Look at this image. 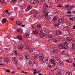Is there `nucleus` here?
<instances>
[{
  "instance_id": "obj_29",
  "label": "nucleus",
  "mask_w": 75,
  "mask_h": 75,
  "mask_svg": "<svg viewBox=\"0 0 75 75\" xmlns=\"http://www.w3.org/2000/svg\"><path fill=\"white\" fill-rule=\"evenodd\" d=\"M25 35L26 36H29L30 35V33L29 32L26 33H25Z\"/></svg>"
},
{
  "instance_id": "obj_37",
  "label": "nucleus",
  "mask_w": 75,
  "mask_h": 75,
  "mask_svg": "<svg viewBox=\"0 0 75 75\" xmlns=\"http://www.w3.org/2000/svg\"><path fill=\"white\" fill-rule=\"evenodd\" d=\"M30 52H33V50L31 49V48L28 50Z\"/></svg>"
},
{
  "instance_id": "obj_38",
  "label": "nucleus",
  "mask_w": 75,
  "mask_h": 75,
  "mask_svg": "<svg viewBox=\"0 0 75 75\" xmlns=\"http://www.w3.org/2000/svg\"><path fill=\"white\" fill-rule=\"evenodd\" d=\"M26 49H28L29 50V49H30V46H29L28 45H27L26 46Z\"/></svg>"
},
{
  "instance_id": "obj_30",
  "label": "nucleus",
  "mask_w": 75,
  "mask_h": 75,
  "mask_svg": "<svg viewBox=\"0 0 75 75\" xmlns=\"http://www.w3.org/2000/svg\"><path fill=\"white\" fill-rule=\"evenodd\" d=\"M53 41L55 43H57L58 42V41L57 40V39H54L53 40Z\"/></svg>"
},
{
  "instance_id": "obj_7",
  "label": "nucleus",
  "mask_w": 75,
  "mask_h": 75,
  "mask_svg": "<svg viewBox=\"0 0 75 75\" xmlns=\"http://www.w3.org/2000/svg\"><path fill=\"white\" fill-rule=\"evenodd\" d=\"M30 2L32 4H34L36 3V1L35 0H30Z\"/></svg>"
},
{
  "instance_id": "obj_1",
  "label": "nucleus",
  "mask_w": 75,
  "mask_h": 75,
  "mask_svg": "<svg viewBox=\"0 0 75 75\" xmlns=\"http://www.w3.org/2000/svg\"><path fill=\"white\" fill-rule=\"evenodd\" d=\"M75 7V6L74 5H70L68 4L65 7V8H67V10L69 11L71 10L72 9V8H74Z\"/></svg>"
},
{
  "instance_id": "obj_51",
  "label": "nucleus",
  "mask_w": 75,
  "mask_h": 75,
  "mask_svg": "<svg viewBox=\"0 0 75 75\" xmlns=\"http://www.w3.org/2000/svg\"><path fill=\"white\" fill-rule=\"evenodd\" d=\"M70 20H72V21H73V18H72L71 17L69 18Z\"/></svg>"
},
{
  "instance_id": "obj_49",
  "label": "nucleus",
  "mask_w": 75,
  "mask_h": 75,
  "mask_svg": "<svg viewBox=\"0 0 75 75\" xmlns=\"http://www.w3.org/2000/svg\"><path fill=\"white\" fill-rule=\"evenodd\" d=\"M67 16L68 17H72V15H67Z\"/></svg>"
},
{
  "instance_id": "obj_41",
  "label": "nucleus",
  "mask_w": 75,
  "mask_h": 75,
  "mask_svg": "<svg viewBox=\"0 0 75 75\" xmlns=\"http://www.w3.org/2000/svg\"><path fill=\"white\" fill-rule=\"evenodd\" d=\"M59 46L60 47H63V45L62 44V43H61L59 44Z\"/></svg>"
},
{
  "instance_id": "obj_36",
  "label": "nucleus",
  "mask_w": 75,
  "mask_h": 75,
  "mask_svg": "<svg viewBox=\"0 0 75 75\" xmlns=\"http://www.w3.org/2000/svg\"><path fill=\"white\" fill-rule=\"evenodd\" d=\"M6 22V19L4 18L2 20L3 23H5Z\"/></svg>"
},
{
  "instance_id": "obj_61",
  "label": "nucleus",
  "mask_w": 75,
  "mask_h": 75,
  "mask_svg": "<svg viewBox=\"0 0 75 75\" xmlns=\"http://www.w3.org/2000/svg\"><path fill=\"white\" fill-rule=\"evenodd\" d=\"M11 19L12 20H14V18H11Z\"/></svg>"
},
{
  "instance_id": "obj_24",
  "label": "nucleus",
  "mask_w": 75,
  "mask_h": 75,
  "mask_svg": "<svg viewBox=\"0 0 75 75\" xmlns=\"http://www.w3.org/2000/svg\"><path fill=\"white\" fill-rule=\"evenodd\" d=\"M33 34H38V31L36 30H35L33 31Z\"/></svg>"
},
{
  "instance_id": "obj_14",
  "label": "nucleus",
  "mask_w": 75,
  "mask_h": 75,
  "mask_svg": "<svg viewBox=\"0 0 75 75\" xmlns=\"http://www.w3.org/2000/svg\"><path fill=\"white\" fill-rule=\"evenodd\" d=\"M39 35L41 38H43V37H44V36H45V33H40L39 34Z\"/></svg>"
},
{
  "instance_id": "obj_10",
  "label": "nucleus",
  "mask_w": 75,
  "mask_h": 75,
  "mask_svg": "<svg viewBox=\"0 0 75 75\" xmlns=\"http://www.w3.org/2000/svg\"><path fill=\"white\" fill-rule=\"evenodd\" d=\"M56 33L57 34V35H61V34H62V32L61 30H57V32H56Z\"/></svg>"
},
{
  "instance_id": "obj_58",
  "label": "nucleus",
  "mask_w": 75,
  "mask_h": 75,
  "mask_svg": "<svg viewBox=\"0 0 75 75\" xmlns=\"http://www.w3.org/2000/svg\"><path fill=\"white\" fill-rule=\"evenodd\" d=\"M22 73H23V74H25V72L24 71H22Z\"/></svg>"
},
{
  "instance_id": "obj_2",
  "label": "nucleus",
  "mask_w": 75,
  "mask_h": 75,
  "mask_svg": "<svg viewBox=\"0 0 75 75\" xmlns=\"http://www.w3.org/2000/svg\"><path fill=\"white\" fill-rule=\"evenodd\" d=\"M43 13H44V16L45 17H47L48 15V13L47 12V9H44L43 11Z\"/></svg>"
},
{
  "instance_id": "obj_11",
  "label": "nucleus",
  "mask_w": 75,
  "mask_h": 75,
  "mask_svg": "<svg viewBox=\"0 0 75 75\" xmlns=\"http://www.w3.org/2000/svg\"><path fill=\"white\" fill-rule=\"evenodd\" d=\"M64 21V20L62 18H60L58 20V22L59 23H62Z\"/></svg>"
},
{
  "instance_id": "obj_55",
  "label": "nucleus",
  "mask_w": 75,
  "mask_h": 75,
  "mask_svg": "<svg viewBox=\"0 0 75 75\" xmlns=\"http://www.w3.org/2000/svg\"><path fill=\"white\" fill-rule=\"evenodd\" d=\"M73 21H75V17H73Z\"/></svg>"
},
{
  "instance_id": "obj_53",
  "label": "nucleus",
  "mask_w": 75,
  "mask_h": 75,
  "mask_svg": "<svg viewBox=\"0 0 75 75\" xmlns=\"http://www.w3.org/2000/svg\"><path fill=\"white\" fill-rule=\"evenodd\" d=\"M33 17L35 18H37V17L36 16H35V15H34Z\"/></svg>"
},
{
  "instance_id": "obj_50",
  "label": "nucleus",
  "mask_w": 75,
  "mask_h": 75,
  "mask_svg": "<svg viewBox=\"0 0 75 75\" xmlns=\"http://www.w3.org/2000/svg\"><path fill=\"white\" fill-rule=\"evenodd\" d=\"M16 1V0H12V2L13 3H15Z\"/></svg>"
},
{
  "instance_id": "obj_4",
  "label": "nucleus",
  "mask_w": 75,
  "mask_h": 75,
  "mask_svg": "<svg viewBox=\"0 0 75 75\" xmlns=\"http://www.w3.org/2000/svg\"><path fill=\"white\" fill-rule=\"evenodd\" d=\"M39 57L42 60H43L44 58V56L42 54H40L39 55Z\"/></svg>"
},
{
  "instance_id": "obj_34",
  "label": "nucleus",
  "mask_w": 75,
  "mask_h": 75,
  "mask_svg": "<svg viewBox=\"0 0 75 75\" xmlns=\"http://www.w3.org/2000/svg\"><path fill=\"white\" fill-rule=\"evenodd\" d=\"M8 13L9 15H10L11 14L10 12H8V10H6V11H5V13Z\"/></svg>"
},
{
  "instance_id": "obj_44",
  "label": "nucleus",
  "mask_w": 75,
  "mask_h": 75,
  "mask_svg": "<svg viewBox=\"0 0 75 75\" xmlns=\"http://www.w3.org/2000/svg\"><path fill=\"white\" fill-rule=\"evenodd\" d=\"M25 58H28H28H29V56H28V55H27L25 56Z\"/></svg>"
},
{
  "instance_id": "obj_39",
  "label": "nucleus",
  "mask_w": 75,
  "mask_h": 75,
  "mask_svg": "<svg viewBox=\"0 0 75 75\" xmlns=\"http://www.w3.org/2000/svg\"><path fill=\"white\" fill-rule=\"evenodd\" d=\"M62 55H65V51H63L62 52Z\"/></svg>"
},
{
  "instance_id": "obj_23",
  "label": "nucleus",
  "mask_w": 75,
  "mask_h": 75,
  "mask_svg": "<svg viewBox=\"0 0 75 75\" xmlns=\"http://www.w3.org/2000/svg\"><path fill=\"white\" fill-rule=\"evenodd\" d=\"M18 32H20L21 33H23V30L22 29H21L20 28H18L17 29Z\"/></svg>"
},
{
  "instance_id": "obj_33",
  "label": "nucleus",
  "mask_w": 75,
  "mask_h": 75,
  "mask_svg": "<svg viewBox=\"0 0 75 75\" xmlns=\"http://www.w3.org/2000/svg\"><path fill=\"white\" fill-rule=\"evenodd\" d=\"M64 29H65V30H66V31H68V29L69 28H68V26H66L64 28Z\"/></svg>"
},
{
  "instance_id": "obj_19",
  "label": "nucleus",
  "mask_w": 75,
  "mask_h": 75,
  "mask_svg": "<svg viewBox=\"0 0 75 75\" xmlns=\"http://www.w3.org/2000/svg\"><path fill=\"white\" fill-rule=\"evenodd\" d=\"M63 43L65 47H68V45H67V42L66 41H64Z\"/></svg>"
},
{
  "instance_id": "obj_15",
  "label": "nucleus",
  "mask_w": 75,
  "mask_h": 75,
  "mask_svg": "<svg viewBox=\"0 0 75 75\" xmlns=\"http://www.w3.org/2000/svg\"><path fill=\"white\" fill-rule=\"evenodd\" d=\"M4 62H5L8 63V62H9L10 61V60H9V59L8 58H6L4 59Z\"/></svg>"
},
{
  "instance_id": "obj_16",
  "label": "nucleus",
  "mask_w": 75,
  "mask_h": 75,
  "mask_svg": "<svg viewBox=\"0 0 75 75\" xmlns=\"http://www.w3.org/2000/svg\"><path fill=\"white\" fill-rule=\"evenodd\" d=\"M18 48L20 50H23V46L21 44H20V45H18Z\"/></svg>"
},
{
  "instance_id": "obj_6",
  "label": "nucleus",
  "mask_w": 75,
  "mask_h": 75,
  "mask_svg": "<svg viewBox=\"0 0 75 75\" xmlns=\"http://www.w3.org/2000/svg\"><path fill=\"white\" fill-rule=\"evenodd\" d=\"M54 61L56 62H57V63H59L60 62V59L59 58H58V57L54 59Z\"/></svg>"
},
{
  "instance_id": "obj_40",
  "label": "nucleus",
  "mask_w": 75,
  "mask_h": 75,
  "mask_svg": "<svg viewBox=\"0 0 75 75\" xmlns=\"http://www.w3.org/2000/svg\"><path fill=\"white\" fill-rule=\"evenodd\" d=\"M65 47L63 46L62 47V48L63 49V50H67V47H66V46H65Z\"/></svg>"
},
{
  "instance_id": "obj_52",
  "label": "nucleus",
  "mask_w": 75,
  "mask_h": 75,
  "mask_svg": "<svg viewBox=\"0 0 75 75\" xmlns=\"http://www.w3.org/2000/svg\"><path fill=\"white\" fill-rule=\"evenodd\" d=\"M37 2H40L41 1V0H36Z\"/></svg>"
},
{
  "instance_id": "obj_43",
  "label": "nucleus",
  "mask_w": 75,
  "mask_h": 75,
  "mask_svg": "<svg viewBox=\"0 0 75 75\" xmlns=\"http://www.w3.org/2000/svg\"><path fill=\"white\" fill-rule=\"evenodd\" d=\"M41 25H40V24H38L37 25V27H41Z\"/></svg>"
},
{
  "instance_id": "obj_18",
  "label": "nucleus",
  "mask_w": 75,
  "mask_h": 75,
  "mask_svg": "<svg viewBox=\"0 0 75 75\" xmlns=\"http://www.w3.org/2000/svg\"><path fill=\"white\" fill-rule=\"evenodd\" d=\"M29 65L31 67H32L33 65V63L31 61H29Z\"/></svg>"
},
{
  "instance_id": "obj_45",
  "label": "nucleus",
  "mask_w": 75,
  "mask_h": 75,
  "mask_svg": "<svg viewBox=\"0 0 75 75\" xmlns=\"http://www.w3.org/2000/svg\"><path fill=\"white\" fill-rule=\"evenodd\" d=\"M48 67H49V68H52V66H51V65H48Z\"/></svg>"
},
{
  "instance_id": "obj_31",
  "label": "nucleus",
  "mask_w": 75,
  "mask_h": 75,
  "mask_svg": "<svg viewBox=\"0 0 75 75\" xmlns=\"http://www.w3.org/2000/svg\"><path fill=\"white\" fill-rule=\"evenodd\" d=\"M18 38L19 40H22L23 39V38L22 36L20 35H19L18 37Z\"/></svg>"
},
{
  "instance_id": "obj_17",
  "label": "nucleus",
  "mask_w": 75,
  "mask_h": 75,
  "mask_svg": "<svg viewBox=\"0 0 75 75\" xmlns=\"http://www.w3.org/2000/svg\"><path fill=\"white\" fill-rule=\"evenodd\" d=\"M58 18L57 16H55L53 19V21L54 22L57 21Z\"/></svg>"
},
{
  "instance_id": "obj_20",
  "label": "nucleus",
  "mask_w": 75,
  "mask_h": 75,
  "mask_svg": "<svg viewBox=\"0 0 75 75\" xmlns=\"http://www.w3.org/2000/svg\"><path fill=\"white\" fill-rule=\"evenodd\" d=\"M16 24L18 25H20L21 24V22L19 21H17L16 22Z\"/></svg>"
},
{
  "instance_id": "obj_60",
  "label": "nucleus",
  "mask_w": 75,
  "mask_h": 75,
  "mask_svg": "<svg viewBox=\"0 0 75 75\" xmlns=\"http://www.w3.org/2000/svg\"><path fill=\"white\" fill-rule=\"evenodd\" d=\"M73 28L74 29H75V25L73 26Z\"/></svg>"
},
{
  "instance_id": "obj_56",
  "label": "nucleus",
  "mask_w": 75,
  "mask_h": 75,
  "mask_svg": "<svg viewBox=\"0 0 75 75\" xmlns=\"http://www.w3.org/2000/svg\"><path fill=\"white\" fill-rule=\"evenodd\" d=\"M12 73H13V74H15V73H16V72H15L14 71H12Z\"/></svg>"
},
{
  "instance_id": "obj_22",
  "label": "nucleus",
  "mask_w": 75,
  "mask_h": 75,
  "mask_svg": "<svg viewBox=\"0 0 75 75\" xmlns=\"http://www.w3.org/2000/svg\"><path fill=\"white\" fill-rule=\"evenodd\" d=\"M44 30L45 33H47V32H49V30L47 28H45L44 29Z\"/></svg>"
},
{
  "instance_id": "obj_32",
  "label": "nucleus",
  "mask_w": 75,
  "mask_h": 75,
  "mask_svg": "<svg viewBox=\"0 0 75 75\" xmlns=\"http://www.w3.org/2000/svg\"><path fill=\"white\" fill-rule=\"evenodd\" d=\"M54 36V35H48V37L49 38H53V37Z\"/></svg>"
},
{
  "instance_id": "obj_28",
  "label": "nucleus",
  "mask_w": 75,
  "mask_h": 75,
  "mask_svg": "<svg viewBox=\"0 0 75 75\" xmlns=\"http://www.w3.org/2000/svg\"><path fill=\"white\" fill-rule=\"evenodd\" d=\"M33 13L34 14H38V11H33Z\"/></svg>"
},
{
  "instance_id": "obj_54",
  "label": "nucleus",
  "mask_w": 75,
  "mask_h": 75,
  "mask_svg": "<svg viewBox=\"0 0 75 75\" xmlns=\"http://www.w3.org/2000/svg\"><path fill=\"white\" fill-rule=\"evenodd\" d=\"M57 7L58 8V7H61V5H58L57 6Z\"/></svg>"
},
{
  "instance_id": "obj_42",
  "label": "nucleus",
  "mask_w": 75,
  "mask_h": 75,
  "mask_svg": "<svg viewBox=\"0 0 75 75\" xmlns=\"http://www.w3.org/2000/svg\"><path fill=\"white\" fill-rule=\"evenodd\" d=\"M1 2L2 3V4H3L4 2V0H1Z\"/></svg>"
},
{
  "instance_id": "obj_64",
  "label": "nucleus",
  "mask_w": 75,
  "mask_h": 75,
  "mask_svg": "<svg viewBox=\"0 0 75 75\" xmlns=\"http://www.w3.org/2000/svg\"><path fill=\"white\" fill-rule=\"evenodd\" d=\"M38 75H42V74H41V73H39Z\"/></svg>"
},
{
  "instance_id": "obj_26",
  "label": "nucleus",
  "mask_w": 75,
  "mask_h": 75,
  "mask_svg": "<svg viewBox=\"0 0 75 75\" xmlns=\"http://www.w3.org/2000/svg\"><path fill=\"white\" fill-rule=\"evenodd\" d=\"M51 63L53 65H55V62H54V59H52L51 60Z\"/></svg>"
},
{
  "instance_id": "obj_35",
  "label": "nucleus",
  "mask_w": 75,
  "mask_h": 75,
  "mask_svg": "<svg viewBox=\"0 0 75 75\" xmlns=\"http://www.w3.org/2000/svg\"><path fill=\"white\" fill-rule=\"evenodd\" d=\"M59 25V23H55L54 24V26L55 27H57V26H58Z\"/></svg>"
},
{
  "instance_id": "obj_59",
  "label": "nucleus",
  "mask_w": 75,
  "mask_h": 75,
  "mask_svg": "<svg viewBox=\"0 0 75 75\" xmlns=\"http://www.w3.org/2000/svg\"><path fill=\"white\" fill-rule=\"evenodd\" d=\"M22 25V27H24V26H25V25H23V24H22V25Z\"/></svg>"
},
{
  "instance_id": "obj_62",
  "label": "nucleus",
  "mask_w": 75,
  "mask_h": 75,
  "mask_svg": "<svg viewBox=\"0 0 75 75\" xmlns=\"http://www.w3.org/2000/svg\"><path fill=\"white\" fill-rule=\"evenodd\" d=\"M2 60V58L0 57V61H1Z\"/></svg>"
},
{
  "instance_id": "obj_27",
  "label": "nucleus",
  "mask_w": 75,
  "mask_h": 75,
  "mask_svg": "<svg viewBox=\"0 0 75 75\" xmlns=\"http://www.w3.org/2000/svg\"><path fill=\"white\" fill-rule=\"evenodd\" d=\"M66 74V75H72V73L71 72H67Z\"/></svg>"
},
{
  "instance_id": "obj_8",
  "label": "nucleus",
  "mask_w": 75,
  "mask_h": 75,
  "mask_svg": "<svg viewBox=\"0 0 75 75\" xmlns=\"http://www.w3.org/2000/svg\"><path fill=\"white\" fill-rule=\"evenodd\" d=\"M52 51L53 52H54L55 54H57L58 52V50L55 49H52Z\"/></svg>"
},
{
  "instance_id": "obj_47",
  "label": "nucleus",
  "mask_w": 75,
  "mask_h": 75,
  "mask_svg": "<svg viewBox=\"0 0 75 75\" xmlns=\"http://www.w3.org/2000/svg\"><path fill=\"white\" fill-rule=\"evenodd\" d=\"M67 13L68 14H71V11H69L67 12Z\"/></svg>"
},
{
  "instance_id": "obj_3",
  "label": "nucleus",
  "mask_w": 75,
  "mask_h": 75,
  "mask_svg": "<svg viewBox=\"0 0 75 75\" xmlns=\"http://www.w3.org/2000/svg\"><path fill=\"white\" fill-rule=\"evenodd\" d=\"M12 61H14L15 63H17L18 60L16 57H13L12 58Z\"/></svg>"
},
{
  "instance_id": "obj_57",
  "label": "nucleus",
  "mask_w": 75,
  "mask_h": 75,
  "mask_svg": "<svg viewBox=\"0 0 75 75\" xmlns=\"http://www.w3.org/2000/svg\"><path fill=\"white\" fill-rule=\"evenodd\" d=\"M37 73V72L35 71L34 72V74H36Z\"/></svg>"
},
{
  "instance_id": "obj_25",
  "label": "nucleus",
  "mask_w": 75,
  "mask_h": 75,
  "mask_svg": "<svg viewBox=\"0 0 75 75\" xmlns=\"http://www.w3.org/2000/svg\"><path fill=\"white\" fill-rule=\"evenodd\" d=\"M32 8V6L31 5H29L27 7V9L28 10H30Z\"/></svg>"
},
{
  "instance_id": "obj_63",
  "label": "nucleus",
  "mask_w": 75,
  "mask_h": 75,
  "mask_svg": "<svg viewBox=\"0 0 75 75\" xmlns=\"http://www.w3.org/2000/svg\"><path fill=\"white\" fill-rule=\"evenodd\" d=\"M41 33H43V30H41L40 31Z\"/></svg>"
},
{
  "instance_id": "obj_21",
  "label": "nucleus",
  "mask_w": 75,
  "mask_h": 75,
  "mask_svg": "<svg viewBox=\"0 0 75 75\" xmlns=\"http://www.w3.org/2000/svg\"><path fill=\"white\" fill-rule=\"evenodd\" d=\"M66 62H68V63H71L72 62V60L71 59H67L66 60Z\"/></svg>"
},
{
  "instance_id": "obj_48",
  "label": "nucleus",
  "mask_w": 75,
  "mask_h": 75,
  "mask_svg": "<svg viewBox=\"0 0 75 75\" xmlns=\"http://www.w3.org/2000/svg\"><path fill=\"white\" fill-rule=\"evenodd\" d=\"M15 52V54H16V55H17V54H18V53H17V52L16 51H15L14 52Z\"/></svg>"
},
{
  "instance_id": "obj_13",
  "label": "nucleus",
  "mask_w": 75,
  "mask_h": 75,
  "mask_svg": "<svg viewBox=\"0 0 75 75\" xmlns=\"http://www.w3.org/2000/svg\"><path fill=\"white\" fill-rule=\"evenodd\" d=\"M43 7L44 8H47L48 7V6L47 4H45L43 5Z\"/></svg>"
},
{
  "instance_id": "obj_46",
  "label": "nucleus",
  "mask_w": 75,
  "mask_h": 75,
  "mask_svg": "<svg viewBox=\"0 0 75 75\" xmlns=\"http://www.w3.org/2000/svg\"><path fill=\"white\" fill-rule=\"evenodd\" d=\"M10 69H9L6 70L7 72H8V73L10 72Z\"/></svg>"
},
{
  "instance_id": "obj_5",
  "label": "nucleus",
  "mask_w": 75,
  "mask_h": 75,
  "mask_svg": "<svg viewBox=\"0 0 75 75\" xmlns=\"http://www.w3.org/2000/svg\"><path fill=\"white\" fill-rule=\"evenodd\" d=\"M46 62L47 64L50 63V58L47 57L46 58Z\"/></svg>"
},
{
  "instance_id": "obj_12",
  "label": "nucleus",
  "mask_w": 75,
  "mask_h": 75,
  "mask_svg": "<svg viewBox=\"0 0 75 75\" xmlns=\"http://www.w3.org/2000/svg\"><path fill=\"white\" fill-rule=\"evenodd\" d=\"M34 58L35 59H38L39 57V55L38 54H35L34 56Z\"/></svg>"
},
{
  "instance_id": "obj_9",
  "label": "nucleus",
  "mask_w": 75,
  "mask_h": 75,
  "mask_svg": "<svg viewBox=\"0 0 75 75\" xmlns=\"http://www.w3.org/2000/svg\"><path fill=\"white\" fill-rule=\"evenodd\" d=\"M51 18L50 16H47L45 18V20L46 21H49L51 20Z\"/></svg>"
}]
</instances>
